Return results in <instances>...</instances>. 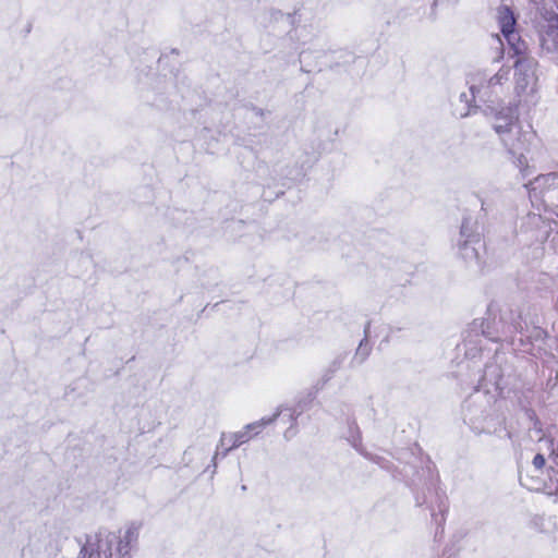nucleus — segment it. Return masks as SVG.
<instances>
[{
    "label": "nucleus",
    "instance_id": "obj_18",
    "mask_svg": "<svg viewBox=\"0 0 558 558\" xmlns=\"http://www.w3.org/2000/svg\"><path fill=\"white\" fill-rule=\"evenodd\" d=\"M470 93H471V98H469L468 94L462 93V94L460 95V100H461L462 102H465V104H469V102H470V100H472V101H476L477 94H480V93H481V89H480V88H477V87H475V86H471V87H470Z\"/></svg>",
    "mask_w": 558,
    "mask_h": 558
},
{
    "label": "nucleus",
    "instance_id": "obj_3",
    "mask_svg": "<svg viewBox=\"0 0 558 558\" xmlns=\"http://www.w3.org/2000/svg\"><path fill=\"white\" fill-rule=\"evenodd\" d=\"M482 333L494 342H507L513 347L517 343V335L522 333L523 324L520 314L509 311L499 317L494 316L481 324Z\"/></svg>",
    "mask_w": 558,
    "mask_h": 558
},
{
    "label": "nucleus",
    "instance_id": "obj_8",
    "mask_svg": "<svg viewBox=\"0 0 558 558\" xmlns=\"http://www.w3.org/2000/svg\"><path fill=\"white\" fill-rule=\"evenodd\" d=\"M513 66L517 88L524 90L534 76V59L527 58L525 54L520 56L515 60Z\"/></svg>",
    "mask_w": 558,
    "mask_h": 558
},
{
    "label": "nucleus",
    "instance_id": "obj_5",
    "mask_svg": "<svg viewBox=\"0 0 558 558\" xmlns=\"http://www.w3.org/2000/svg\"><path fill=\"white\" fill-rule=\"evenodd\" d=\"M488 109H490L495 118L493 129L500 136L506 148L517 151L514 140L525 134L517 123V110L511 107L502 108L501 110H495L490 107Z\"/></svg>",
    "mask_w": 558,
    "mask_h": 558
},
{
    "label": "nucleus",
    "instance_id": "obj_17",
    "mask_svg": "<svg viewBox=\"0 0 558 558\" xmlns=\"http://www.w3.org/2000/svg\"><path fill=\"white\" fill-rule=\"evenodd\" d=\"M232 449L226 445L225 447H220V444L217 446V450L213 457V466H214V470H213V473L216 472V466H217V459L218 457H221V458H225Z\"/></svg>",
    "mask_w": 558,
    "mask_h": 558
},
{
    "label": "nucleus",
    "instance_id": "obj_15",
    "mask_svg": "<svg viewBox=\"0 0 558 558\" xmlns=\"http://www.w3.org/2000/svg\"><path fill=\"white\" fill-rule=\"evenodd\" d=\"M347 357V354L345 353H342V354H339L337 357H335V360L329 364L326 373L324 374L323 376V379L324 381H328L332 376L333 374L339 371L344 362Z\"/></svg>",
    "mask_w": 558,
    "mask_h": 558
},
{
    "label": "nucleus",
    "instance_id": "obj_13",
    "mask_svg": "<svg viewBox=\"0 0 558 558\" xmlns=\"http://www.w3.org/2000/svg\"><path fill=\"white\" fill-rule=\"evenodd\" d=\"M514 142L517 143V151H511L509 148L507 150L513 157V163L522 169L527 165L526 157L524 156L526 134L515 137Z\"/></svg>",
    "mask_w": 558,
    "mask_h": 558
},
{
    "label": "nucleus",
    "instance_id": "obj_12",
    "mask_svg": "<svg viewBox=\"0 0 558 558\" xmlns=\"http://www.w3.org/2000/svg\"><path fill=\"white\" fill-rule=\"evenodd\" d=\"M509 46V49L513 52V56L520 57L525 54L526 44L521 39L519 33L513 28V31H509L507 35H502Z\"/></svg>",
    "mask_w": 558,
    "mask_h": 558
},
{
    "label": "nucleus",
    "instance_id": "obj_16",
    "mask_svg": "<svg viewBox=\"0 0 558 558\" xmlns=\"http://www.w3.org/2000/svg\"><path fill=\"white\" fill-rule=\"evenodd\" d=\"M510 68H500L499 71L493 75L488 81V87L501 85L504 82L509 80Z\"/></svg>",
    "mask_w": 558,
    "mask_h": 558
},
{
    "label": "nucleus",
    "instance_id": "obj_24",
    "mask_svg": "<svg viewBox=\"0 0 558 558\" xmlns=\"http://www.w3.org/2000/svg\"><path fill=\"white\" fill-rule=\"evenodd\" d=\"M254 111H255V113H256L257 116H260V117H263V116H264V110H263V109H260V108H254Z\"/></svg>",
    "mask_w": 558,
    "mask_h": 558
},
{
    "label": "nucleus",
    "instance_id": "obj_6",
    "mask_svg": "<svg viewBox=\"0 0 558 558\" xmlns=\"http://www.w3.org/2000/svg\"><path fill=\"white\" fill-rule=\"evenodd\" d=\"M278 413H275L270 417H263L259 421L250 423L244 428L236 433H222L220 436V447L228 445L232 450L247 442L254 435H258L264 427L271 424L278 417Z\"/></svg>",
    "mask_w": 558,
    "mask_h": 558
},
{
    "label": "nucleus",
    "instance_id": "obj_21",
    "mask_svg": "<svg viewBox=\"0 0 558 558\" xmlns=\"http://www.w3.org/2000/svg\"><path fill=\"white\" fill-rule=\"evenodd\" d=\"M487 210H488V204L484 199H481V211L486 214Z\"/></svg>",
    "mask_w": 558,
    "mask_h": 558
},
{
    "label": "nucleus",
    "instance_id": "obj_14",
    "mask_svg": "<svg viewBox=\"0 0 558 558\" xmlns=\"http://www.w3.org/2000/svg\"><path fill=\"white\" fill-rule=\"evenodd\" d=\"M369 326H371V324L367 323L364 328L365 337L363 340H361V342L356 349V352H355L354 361H357L359 364H362L371 353V347L367 341Z\"/></svg>",
    "mask_w": 558,
    "mask_h": 558
},
{
    "label": "nucleus",
    "instance_id": "obj_10",
    "mask_svg": "<svg viewBox=\"0 0 558 558\" xmlns=\"http://www.w3.org/2000/svg\"><path fill=\"white\" fill-rule=\"evenodd\" d=\"M522 324L523 330L522 333H518L520 337L517 338L518 344L515 343V345L518 349L527 352L530 350L529 345H532L534 341H543L547 332L538 326L529 328L525 323L522 322Z\"/></svg>",
    "mask_w": 558,
    "mask_h": 558
},
{
    "label": "nucleus",
    "instance_id": "obj_1",
    "mask_svg": "<svg viewBox=\"0 0 558 558\" xmlns=\"http://www.w3.org/2000/svg\"><path fill=\"white\" fill-rule=\"evenodd\" d=\"M364 456L383 470L389 472L396 480L405 481L409 485L414 487H417L420 483H422L425 490L422 493L415 490L416 505H426L430 510L433 521L437 525H441L445 522V513L448 510V500L445 493L437 487L438 474L435 471L434 463L428 457L414 458L415 462H420V471L414 462L404 463L402 470L399 471L398 468H396L393 463L385 457L372 453H364Z\"/></svg>",
    "mask_w": 558,
    "mask_h": 558
},
{
    "label": "nucleus",
    "instance_id": "obj_11",
    "mask_svg": "<svg viewBox=\"0 0 558 558\" xmlns=\"http://www.w3.org/2000/svg\"><path fill=\"white\" fill-rule=\"evenodd\" d=\"M496 20L502 35H507L509 31L515 28L517 20L513 11L508 5L497 8Z\"/></svg>",
    "mask_w": 558,
    "mask_h": 558
},
{
    "label": "nucleus",
    "instance_id": "obj_2",
    "mask_svg": "<svg viewBox=\"0 0 558 558\" xmlns=\"http://www.w3.org/2000/svg\"><path fill=\"white\" fill-rule=\"evenodd\" d=\"M141 525L132 523L122 538L111 532H99L87 536L82 546L81 558H131V550L136 546Z\"/></svg>",
    "mask_w": 558,
    "mask_h": 558
},
{
    "label": "nucleus",
    "instance_id": "obj_20",
    "mask_svg": "<svg viewBox=\"0 0 558 558\" xmlns=\"http://www.w3.org/2000/svg\"><path fill=\"white\" fill-rule=\"evenodd\" d=\"M303 411V408L300 407V404L298 407H295L293 410H292V413H291V417L295 418V416H299Z\"/></svg>",
    "mask_w": 558,
    "mask_h": 558
},
{
    "label": "nucleus",
    "instance_id": "obj_9",
    "mask_svg": "<svg viewBox=\"0 0 558 558\" xmlns=\"http://www.w3.org/2000/svg\"><path fill=\"white\" fill-rule=\"evenodd\" d=\"M488 415L484 414L483 410H480L475 404L466 401L464 404V421H468L471 428L481 433H490L489 426L486 424Z\"/></svg>",
    "mask_w": 558,
    "mask_h": 558
},
{
    "label": "nucleus",
    "instance_id": "obj_4",
    "mask_svg": "<svg viewBox=\"0 0 558 558\" xmlns=\"http://www.w3.org/2000/svg\"><path fill=\"white\" fill-rule=\"evenodd\" d=\"M459 255L468 263L474 264L478 270L483 268L480 250L484 247L482 234L477 230V221L463 217L457 240Z\"/></svg>",
    "mask_w": 558,
    "mask_h": 558
},
{
    "label": "nucleus",
    "instance_id": "obj_25",
    "mask_svg": "<svg viewBox=\"0 0 558 558\" xmlns=\"http://www.w3.org/2000/svg\"><path fill=\"white\" fill-rule=\"evenodd\" d=\"M496 38H497V40L499 41V44L502 46V43H501V40H500V37H499L498 35H496Z\"/></svg>",
    "mask_w": 558,
    "mask_h": 558
},
{
    "label": "nucleus",
    "instance_id": "obj_23",
    "mask_svg": "<svg viewBox=\"0 0 558 558\" xmlns=\"http://www.w3.org/2000/svg\"><path fill=\"white\" fill-rule=\"evenodd\" d=\"M356 434H357L356 437L352 436L353 437L352 444H353L354 447H356V440L361 439L359 430L356 432Z\"/></svg>",
    "mask_w": 558,
    "mask_h": 558
},
{
    "label": "nucleus",
    "instance_id": "obj_22",
    "mask_svg": "<svg viewBox=\"0 0 558 558\" xmlns=\"http://www.w3.org/2000/svg\"><path fill=\"white\" fill-rule=\"evenodd\" d=\"M442 1H444V0H434V1H433V5H432V7H433V9H434L436 5H438V3L442 2ZM447 1H448V2H451V3H457V2H458V0H447Z\"/></svg>",
    "mask_w": 558,
    "mask_h": 558
},
{
    "label": "nucleus",
    "instance_id": "obj_7",
    "mask_svg": "<svg viewBox=\"0 0 558 558\" xmlns=\"http://www.w3.org/2000/svg\"><path fill=\"white\" fill-rule=\"evenodd\" d=\"M505 377V369L501 366L499 356L496 355L494 357V362L487 363L485 365L483 375L480 380V386L487 391L489 390V386H492L495 388V390L501 392L508 385Z\"/></svg>",
    "mask_w": 558,
    "mask_h": 558
},
{
    "label": "nucleus",
    "instance_id": "obj_19",
    "mask_svg": "<svg viewBox=\"0 0 558 558\" xmlns=\"http://www.w3.org/2000/svg\"><path fill=\"white\" fill-rule=\"evenodd\" d=\"M533 465L536 469H542L545 465V458L543 454L537 453L533 459Z\"/></svg>",
    "mask_w": 558,
    "mask_h": 558
}]
</instances>
